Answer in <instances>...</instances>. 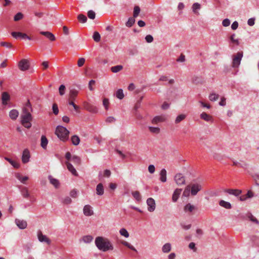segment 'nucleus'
I'll use <instances>...</instances> for the list:
<instances>
[{
  "instance_id": "6",
  "label": "nucleus",
  "mask_w": 259,
  "mask_h": 259,
  "mask_svg": "<svg viewBox=\"0 0 259 259\" xmlns=\"http://www.w3.org/2000/svg\"><path fill=\"white\" fill-rule=\"evenodd\" d=\"M30 64L27 59H23L18 63L19 69L23 71L27 70L29 68Z\"/></svg>"
},
{
  "instance_id": "26",
  "label": "nucleus",
  "mask_w": 259,
  "mask_h": 259,
  "mask_svg": "<svg viewBox=\"0 0 259 259\" xmlns=\"http://www.w3.org/2000/svg\"><path fill=\"white\" fill-rule=\"evenodd\" d=\"M2 103L4 105L7 104V102L10 100V96L7 92H4L2 96Z\"/></svg>"
},
{
  "instance_id": "41",
  "label": "nucleus",
  "mask_w": 259,
  "mask_h": 259,
  "mask_svg": "<svg viewBox=\"0 0 259 259\" xmlns=\"http://www.w3.org/2000/svg\"><path fill=\"white\" fill-rule=\"evenodd\" d=\"M77 19L80 23H85L87 21V17L81 14L78 15Z\"/></svg>"
},
{
  "instance_id": "14",
  "label": "nucleus",
  "mask_w": 259,
  "mask_h": 259,
  "mask_svg": "<svg viewBox=\"0 0 259 259\" xmlns=\"http://www.w3.org/2000/svg\"><path fill=\"white\" fill-rule=\"evenodd\" d=\"M196 209V207L190 203H188L184 207V211L189 214L192 213Z\"/></svg>"
},
{
  "instance_id": "27",
  "label": "nucleus",
  "mask_w": 259,
  "mask_h": 259,
  "mask_svg": "<svg viewBox=\"0 0 259 259\" xmlns=\"http://www.w3.org/2000/svg\"><path fill=\"white\" fill-rule=\"evenodd\" d=\"M18 115H19V112L17 110H15V109H13V110H11L10 112V113H9L10 117L12 120L16 119V118L18 117Z\"/></svg>"
},
{
  "instance_id": "22",
  "label": "nucleus",
  "mask_w": 259,
  "mask_h": 259,
  "mask_svg": "<svg viewBox=\"0 0 259 259\" xmlns=\"http://www.w3.org/2000/svg\"><path fill=\"white\" fill-rule=\"evenodd\" d=\"M40 33L49 38L51 41H54L55 40V37L54 35L49 31H41Z\"/></svg>"
},
{
  "instance_id": "15",
  "label": "nucleus",
  "mask_w": 259,
  "mask_h": 259,
  "mask_svg": "<svg viewBox=\"0 0 259 259\" xmlns=\"http://www.w3.org/2000/svg\"><path fill=\"white\" fill-rule=\"evenodd\" d=\"M83 213L86 216H91L93 214L94 211L90 205H85L83 207Z\"/></svg>"
},
{
  "instance_id": "52",
  "label": "nucleus",
  "mask_w": 259,
  "mask_h": 259,
  "mask_svg": "<svg viewBox=\"0 0 259 259\" xmlns=\"http://www.w3.org/2000/svg\"><path fill=\"white\" fill-rule=\"evenodd\" d=\"M235 34H233L232 35H231L230 36V39L232 42L235 44L236 45H239V40L238 39L235 38Z\"/></svg>"
},
{
  "instance_id": "9",
  "label": "nucleus",
  "mask_w": 259,
  "mask_h": 259,
  "mask_svg": "<svg viewBox=\"0 0 259 259\" xmlns=\"http://www.w3.org/2000/svg\"><path fill=\"white\" fill-rule=\"evenodd\" d=\"M83 106L84 109L89 112L93 113H97L98 112V108L89 103L84 102L83 103Z\"/></svg>"
},
{
  "instance_id": "37",
  "label": "nucleus",
  "mask_w": 259,
  "mask_h": 259,
  "mask_svg": "<svg viewBox=\"0 0 259 259\" xmlns=\"http://www.w3.org/2000/svg\"><path fill=\"white\" fill-rule=\"evenodd\" d=\"M71 142L74 145L77 146L79 144L80 139L77 136L74 135L71 137Z\"/></svg>"
},
{
  "instance_id": "43",
  "label": "nucleus",
  "mask_w": 259,
  "mask_h": 259,
  "mask_svg": "<svg viewBox=\"0 0 259 259\" xmlns=\"http://www.w3.org/2000/svg\"><path fill=\"white\" fill-rule=\"evenodd\" d=\"M121 243L123 245H124L126 247H128V248L131 249V250H134L135 251H137L136 249L132 245H131L130 243H128L125 241H122L121 242Z\"/></svg>"
},
{
  "instance_id": "39",
  "label": "nucleus",
  "mask_w": 259,
  "mask_h": 259,
  "mask_svg": "<svg viewBox=\"0 0 259 259\" xmlns=\"http://www.w3.org/2000/svg\"><path fill=\"white\" fill-rule=\"evenodd\" d=\"M22 109H26L28 110V112H31L33 111V109L32 108L30 102L29 100L27 101V103L25 104V106L23 107Z\"/></svg>"
},
{
  "instance_id": "29",
  "label": "nucleus",
  "mask_w": 259,
  "mask_h": 259,
  "mask_svg": "<svg viewBox=\"0 0 259 259\" xmlns=\"http://www.w3.org/2000/svg\"><path fill=\"white\" fill-rule=\"evenodd\" d=\"M104 188L102 184H99L96 187V193L99 195H102L104 194Z\"/></svg>"
},
{
  "instance_id": "42",
  "label": "nucleus",
  "mask_w": 259,
  "mask_h": 259,
  "mask_svg": "<svg viewBox=\"0 0 259 259\" xmlns=\"http://www.w3.org/2000/svg\"><path fill=\"white\" fill-rule=\"evenodd\" d=\"M135 22V18L130 17L126 23V26L128 27H132Z\"/></svg>"
},
{
  "instance_id": "64",
  "label": "nucleus",
  "mask_w": 259,
  "mask_h": 259,
  "mask_svg": "<svg viewBox=\"0 0 259 259\" xmlns=\"http://www.w3.org/2000/svg\"><path fill=\"white\" fill-rule=\"evenodd\" d=\"M230 24V21L229 19H224L222 22V25L224 27H227L229 26Z\"/></svg>"
},
{
  "instance_id": "35",
  "label": "nucleus",
  "mask_w": 259,
  "mask_h": 259,
  "mask_svg": "<svg viewBox=\"0 0 259 259\" xmlns=\"http://www.w3.org/2000/svg\"><path fill=\"white\" fill-rule=\"evenodd\" d=\"M123 66L119 65H116L113 66L111 68V70L113 73H117L123 69Z\"/></svg>"
},
{
  "instance_id": "54",
  "label": "nucleus",
  "mask_w": 259,
  "mask_h": 259,
  "mask_svg": "<svg viewBox=\"0 0 259 259\" xmlns=\"http://www.w3.org/2000/svg\"><path fill=\"white\" fill-rule=\"evenodd\" d=\"M23 17V15L22 13L19 12L17 14H16L14 16V19L15 21H18L21 19H22Z\"/></svg>"
},
{
  "instance_id": "48",
  "label": "nucleus",
  "mask_w": 259,
  "mask_h": 259,
  "mask_svg": "<svg viewBox=\"0 0 259 259\" xmlns=\"http://www.w3.org/2000/svg\"><path fill=\"white\" fill-rule=\"evenodd\" d=\"M93 37L96 42H99L100 40L101 36L99 32L95 31L94 33Z\"/></svg>"
},
{
  "instance_id": "4",
  "label": "nucleus",
  "mask_w": 259,
  "mask_h": 259,
  "mask_svg": "<svg viewBox=\"0 0 259 259\" xmlns=\"http://www.w3.org/2000/svg\"><path fill=\"white\" fill-rule=\"evenodd\" d=\"M243 57V52H238L233 57L232 67L234 68L238 67L240 64L241 60Z\"/></svg>"
},
{
  "instance_id": "11",
  "label": "nucleus",
  "mask_w": 259,
  "mask_h": 259,
  "mask_svg": "<svg viewBox=\"0 0 259 259\" xmlns=\"http://www.w3.org/2000/svg\"><path fill=\"white\" fill-rule=\"evenodd\" d=\"M37 237L38 240L41 242H46L48 245H50L51 243L50 239L48 238L46 235L42 234L41 231H38L37 233Z\"/></svg>"
},
{
  "instance_id": "32",
  "label": "nucleus",
  "mask_w": 259,
  "mask_h": 259,
  "mask_svg": "<svg viewBox=\"0 0 259 259\" xmlns=\"http://www.w3.org/2000/svg\"><path fill=\"white\" fill-rule=\"evenodd\" d=\"M48 143V141L45 136H42L41 137V143L40 145L41 147L46 149Z\"/></svg>"
},
{
  "instance_id": "23",
  "label": "nucleus",
  "mask_w": 259,
  "mask_h": 259,
  "mask_svg": "<svg viewBox=\"0 0 259 259\" xmlns=\"http://www.w3.org/2000/svg\"><path fill=\"white\" fill-rule=\"evenodd\" d=\"M93 237L91 235H85L83 236L80 240V241H82L84 243H90L93 240Z\"/></svg>"
},
{
  "instance_id": "10",
  "label": "nucleus",
  "mask_w": 259,
  "mask_h": 259,
  "mask_svg": "<svg viewBox=\"0 0 259 259\" xmlns=\"http://www.w3.org/2000/svg\"><path fill=\"white\" fill-rule=\"evenodd\" d=\"M175 181L178 185H184L185 183V177L181 174H177L175 176Z\"/></svg>"
},
{
  "instance_id": "8",
  "label": "nucleus",
  "mask_w": 259,
  "mask_h": 259,
  "mask_svg": "<svg viewBox=\"0 0 259 259\" xmlns=\"http://www.w3.org/2000/svg\"><path fill=\"white\" fill-rule=\"evenodd\" d=\"M147 204L148 205V210L150 212H153L155 209L156 204L155 201L152 198H149L147 200Z\"/></svg>"
},
{
  "instance_id": "62",
  "label": "nucleus",
  "mask_w": 259,
  "mask_h": 259,
  "mask_svg": "<svg viewBox=\"0 0 259 259\" xmlns=\"http://www.w3.org/2000/svg\"><path fill=\"white\" fill-rule=\"evenodd\" d=\"M72 200L69 197H66L63 200V203L65 204H70Z\"/></svg>"
},
{
  "instance_id": "36",
  "label": "nucleus",
  "mask_w": 259,
  "mask_h": 259,
  "mask_svg": "<svg viewBox=\"0 0 259 259\" xmlns=\"http://www.w3.org/2000/svg\"><path fill=\"white\" fill-rule=\"evenodd\" d=\"M5 159L8 161L10 163H11L14 167L15 168H18L20 166V164L17 162H15L13 160H12L11 159L8 158V157H5Z\"/></svg>"
},
{
  "instance_id": "49",
  "label": "nucleus",
  "mask_w": 259,
  "mask_h": 259,
  "mask_svg": "<svg viewBox=\"0 0 259 259\" xmlns=\"http://www.w3.org/2000/svg\"><path fill=\"white\" fill-rule=\"evenodd\" d=\"M119 233L121 235L127 238L129 237V233L127 231V230L124 228H122L120 230Z\"/></svg>"
},
{
  "instance_id": "61",
  "label": "nucleus",
  "mask_w": 259,
  "mask_h": 259,
  "mask_svg": "<svg viewBox=\"0 0 259 259\" xmlns=\"http://www.w3.org/2000/svg\"><path fill=\"white\" fill-rule=\"evenodd\" d=\"M145 40L148 43H151L153 41V37L151 35H147L145 37Z\"/></svg>"
},
{
  "instance_id": "5",
  "label": "nucleus",
  "mask_w": 259,
  "mask_h": 259,
  "mask_svg": "<svg viewBox=\"0 0 259 259\" xmlns=\"http://www.w3.org/2000/svg\"><path fill=\"white\" fill-rule=\"evenodd\" d=\"M191 189V194L192 196H195L197 193L202 189V186L198 183H191L189 184Z\"/></svg>"
},
{
  "instance_id": "44",
  "label": "nucleus",
  "mask_w": 259,
  "mask_h": 259,
  "mask_svg": "<svg viewBox=\"0 0 259 259\" xmlns=\"http://www.w3.org/2000/svg\"><path fill=\"white\" fill-rule=\"evenodd\" d=\"M116 96L119 99H122L124 98V94L122 89H119L117 91Z\"/></svg>"
},
{
  "instance_id": "38",
  "label": "nucleus",
  "mask_w": 259,
  "mask_h": 259,
  "mask_svg": "<svg viewBox=\"0 0 259 259\" xmlns=\"http://www.w3.org/2000/svg\"><path fill=\"white\" fill-rule=\"evenodd\" d=\"M200 7L201 6L199 4L197 3H194L192 6L193 12L196 14H198L199 13L197 11V10L200 9Z\"/></svg>"
},
{
  "instance_id": "58",
  "label": "nucleus",
  "mask_w": 259,
  "mask_h": 259,
  "mask_svg": "<svg viewBox=\"0 0 259 259\" xmlns=\"http://www.w3.org/2000/svg\"><path fill=\"white\" fill-rule=\"evenodd\" d=\"M1 46L5 47L8 48H11L12 47V45L8 42H1L0 43Z\"/></svg>"
},
{
  "instance_id": "1",
  "label": "nucleus",
  "mask_w": 259,
  "mask_h": 259,
  "mask_svg": "<svg viewBox=\"0 0 259 259\" xmlns=\"http://www.w3.org/2000/svg\"><path fill=\"white\" fill-rule=\"evenodd\" d=\"M95 243L98 249L104 252L111 251L114 249L112 242L108 238L104 237L98 236L96 237Z\"/></svg>"
},
{
  "instance_id": "18",
  "label": "nucleus",
  "mask_w": 259,
  "mask_h": 259,
  "mask_svg": "<svg viewBox=\"0 0 259 259\" xmlns=\"http://www.w3.org/2000/svg\"><path fill=\"white\" fill-rule=\"evenodd\" d=\"M15 223L17 226L21 229H24L26 228L27 224L24 220H21L19 219L15 220Z\"/></svg>"
},
{
  "instance_id": "17",
  "label": "nucleus",
  "mask_w": 259,
  "mask_h": 259,
  "mask_svg": "<svg viewBox=\"0 0 259 259\" xmlns=\"http://www.w3.org/2000/svg\"><path fill=\"white\" fill-rule=\"evenodd\" d=\"M166 118L163 115L156 116L152 120V123L156 124L159 122H163L165 120Z\"/></svg>"
},
{
  "instance_id": "25",
  "label": "nucleus",
  "mask_w": 259,
  "mask_h": 259,
  "mask_svg": "<svg viewBox=\"0 0 259 259\" xmlns=\"http://www.w3.org/2000/svg\"><path fill=\"white\" fill-rule=\"evenodd\" d=\"M171 249V245L169 243L164 244L162 247V251L165 253L169 252Z\"/></svg>"
},
{
  "instance_id": "46",
  "label": "nucleus",
  "mask_w": 259,
  "mask_h": 259,
  "mask_svg": "<svg viewBox=\"0 0 259 259\" xmlns=\"http://www.w3.org/2000/svg\"><path fill=\"white\" fill-rule=\"evenodd\" d=\"M140 12V8L139 6H136L134 7L133 16L134 18H136L138 16Z\"/></svg>"
},
{
  "instance_id": "53",
  "label": "nucleus",
  "mask_w": 259,
  "mask_h": 259,
  "mask_svg": "<svg viewBox=\"0 0 259 259\" xmlns=\"http://www.w3.org/2000/svg\"><path fill=\"white\" fill-rule=\"evenodd\" d=\"M213 158L218 161H221L223 159V156L218 153H213L212 155Z\"/></svg>"
},
{
  "instance_id": "7",
  "label": "nucleus",
  "mask_w": 259,
  "mask_h": 259,
  "mask_svg": "<svg viewBox=\"0 0 259 259\" xmlns=\"http://www.w3.org/2000/svg\"><path fill=\"white\" fill-rule=\"evenodd\" d=\"M78 94V91L76 89L74 88H71L70 89L68 99V104H70L71 102H74Z\"/></svg>"
},
{
  "instance_id": "47",
  "label": "nucleus",
  "mask_w": 259,
  "mask_h": 259,
  "mask_svg": "<svg viewBox=\"0 0 259 259\" xmlns=\"http://www.w3.org/2000/svg\"><path fill=\"white\" fill-rule=\"evenodd\" d=\"M132 195L133 197L138 201H140L141 199V197L140 193L139 191H134L132 193Z\"/></svg>"
},
{
  "instance_id": "2",
  "label": "nucleus",
  "mask_w": 259,
  "mask_h": 259,
  "mask_svg": "<svg viewBox=\"0 0 259 259\" xmlns=\"http://www.w3.org/2000/svg\"><path fill=\"white\" fill-rule=\"evenodd\" d=\"M33 117L31 112L26 109H22L21 115V123L25 128H30L31 127V121Z\"/></svg>"
},
{
  "instance_id": "28",
  "label": "nucleus",
  "mask_w": 259,
  "mask_h": 259,
  "mask_svg": "<svg viewBox=\"0 0 259 259\" xmlns=\"http://www.w3.org/2000/svg\"><path fill=\"white\" fill-rule=\"evenodd\" d=\"M160 180L163 183L166 181V170L164 168L160 171Z\"/></svg>"
},
{
  "instance_id": "3",
  "label": "nucleus",
  "mask_w": 259,
  "mask_h": 259,
  "mask_svg": "<svg viewBox=\"0 0 259 259\" xmlns=\"http://www.w3.org/2000/svg\"><path fill=\"white\" fill-rule=\"evenodd\" d=\"M56 135L63 141L68 140L69 132L67 128L62 126H58L55 131Z\"/></svg>"
},
{
  "instance_id": "12",
  "label": "nucleus",
  "mask_w": 259,
  "mask_h": 259,
  "mask_svg": "<svg viewBox=\"0 0 259 259\" xmlns=\"http://www.w3.org/2000/svg\"><path fill=\"white\" fill-rule=\"evenodd\" d=\"M224 192L235 196H239L242 193V191L241 190L233 189H225Z\"/></svg>"
},
{
  "instance_id": "51",
  "label": "nucleus",
  "mask_w": 259,
  "mask_h": 259,
  "mask_svg": "<svg viewBox=\"0 0 259 259\" xmlns=\"http://www.w3.org/2000/svg\"><path fill=\"white\" fill-rule=\"evenodd\" d=\"M66 87L64 85L62 84L59 87V93L60 96H63L65 94Z\"/></svg>"
},
{
  "instance_id": "33",
  "label": "nucleus",
  "mask_w": 259,
  "mask_h": 259,
  "mask_svg": "<svg viewBox=\"0 0 259 259\" xmlns=\"http://www.w3.org/2000/svg\"><path fill=\"white\" fill-rule=\"evenodd\" d=\"M219 204L225 208H227V209H230L231 208V204H230V203L228 202H227V201H225L224 200H221L220 202H219Z\"/></svg>"
},
{
  "instance_id": "50",
  "label": "nucleus",
  "mask_w": 259,
  "mask_h": 259,
  "mask_svg": "<svg viewBox=\"0 0 259 259\" xmlns=\"http://www.w3.org/2000/svg\"><path fill=\"white\" fill-rule=\"evenodd\" d=\"M190 194H191V189L188 185L185 188L183 194L184 196L188 197L190 195Z\"/></svg>"
},
{
  "instance_id": "60",
  "label": "nucleus",
  "mask_w": 259,
  "mask_h": 259,
  "mask_svg": "<svg viewBox=\"0 0 259 259\" xmlns=\"http://www.w3.org/2000/svg\"><path fill=\"white\" fill-rule=\"evenodd\" d=\"M69 105H71L73 106L74 109L76 112H79V107L77 105H76L74 102H71L70 104H69Z\"/></svg>"
},
{
  "instance_id": "56",
  "label": "nucleus",
  "mask_w": 259,
  "mask_h": 259,
  "mask_svg": "<svg viewBox=\"0 0 259 259\" xmlns=\"http://www.w3.org/2000/svg\"><path fill=\"white\" fill-rule=\"evenodd\" d=\"M52 109H53V113H54V114L57 115L58 114L59 109H58V105L56 103H54L53 104Z\"/></svg>"
},
{
  "instance_id": "55",
  "label": "nucleus",
  "mask_w": 259,
  "mask_h": 259,
  "mask_svg": "<svg viewBox=\"0 0 259 259\" xmlns=\"http://www.w3.org/2000/svg\"><path fill=\"white\" fill-rule=\"evenodd\" d=\"M88 16L91 19H94L96 17V13L92 10L88 12Z\"/></svg>"
},
{
  "instance_id": "21",
  "label": "nucleus",
  "mask_w": 259,
  "mask_h": 259,
  "mask_svg": "<svg viewBox=\"0 0 259 259\" xmlns=\"http://www.w3.org/2000/svg\"><path fill=\"white\" fill-rule=\"evenodd\" d=\"M253 196V192L249 190L245 195H241L239 197L240 201H243L246 200L247 198H251Z\"/></svg>"
},
{
  "instance_id": "40",
  "label": "nucleus",
  "mask_w": 259,
  "mask_h": 259,
  "mask_svg": "<svg viewBox=\"0 0 259 259\" xmlns=\"http://www.w3.org/2000/svg\"><path fill=\"white\" fill-rule=\"evenodd\" d=\"M149 131L153 134H159L160 132V128L157 127H153V126H149L148 127Z\"/></svg>"
},
{
  "instance_id": "24",
  "label": "nucleus",
  "mask_w": 259,
  "mask_h": 259,
  "mask_svg": "<svg viewBox=\"0 0 259 259\" xmlns=\"http://www.w3.org/2000/svg\"><path fill=\"white\" fill-rule=\"evenodd\" d=\"M200 116L201 119L206 121L212 122V117L205 112H202Z\"/></svg>"
},
{
  "instance_id": "59",
  "label": "nucleus",
  "mask_w": 259,
  "mask_h": 259,
  "mask_svg": "<svg viewBox=\"0 0 259 259\" xmlns=\"http://www.w3.org/2000/svg\"><path fill=\"white\" fill-rule=\"evenodd\" d=\"M72 160L75 163L80 164V158L76 155H74L72 157Z\"/></svg>"
},
{
  "instance_id": "34",
  "label": "nucleus",
  "mask_w": 259,
  "mask_h": 259,
  "mask_svg": "<svg viewBox=\"0 0 259 259\" xmlns=\"http://www.w3.org/2000/svg\"><path fill=\"white\" fill-rule=\"evenodd\" d=\"M186 117V115L184 114H181L179 115L176 118L175 122L176 124L179 123L181 121L184 120Z\"/></svg>"
},
{
  "instance_id": "19",
  "label": "nucleus",
  "mask_w": 259,
  "mask_h": 259,
  "mask_svg": "<svg viewBox=\"0 0 259 259\" xmlns=\"http://www.w3.org/2000/svg\"><path fill=\"white\" fill-rule=\"evenodd\" d=\"M65 164H66L68 170L70 172H71V174L73 175H74L75 176H77L78 175V174H77L76 169L74 168V166L69 161H66Z\"/></svg>"
},
{
  "instance_id": "13",
  "label": "nucleus",
  "mask_w": 259,
  "mask_h": 259,
  "mask_svg": "<svg viewBox=\"0 0 259 259\" xmlns=\"http://www.w3.org/2000/svg\"><path fill=\"white\" fill-rule=\"evenodd\" d=\"M30 155L29 150L27 149L24 150L22 156V161L23 163H26L29 161Z\"/></svg>"
},
{
  "instance_id": "45",
  "label": "nucleus",
  "mask_w": 259,
  "mask_h": 259,
  "mask_svg": "<svg viewBox=\"0 0 259 259\" xmlns=\"http://www.w3.org/2000/svg\"><path fill=\"white\" fill-rule=\"evenodd\" d=\"M219 97V95L218 94L215 93H211L209 96V99L211 101H217Z\"/></svg>"
},
{
  "instance_id": "57",
  "label": "nucleus",
  "mask_w": 259,
  "mask_h": 259,
  "mask_svg": "<svg viewBox=\"0 0 259 259\" xmlns=\"http://www.w3.org/2000/svg\"><path fill=\"white\" fill-rule=\"evenodd\" d=\"M103 104L105 109L108 110L109 105V100L107 98H104L103 101Z\"/></svg>"
},
{
  "instance_id": "31",
  "label": "nucleus",
  "mask_w": 259,
  "mask_h": 259,
  "mask_svg": "<svg viewBox=\"0 0 259 259\" xmlns=\"http://www.w3.org/2000/svg\"><path fill=\"white\" fill-rule=\"evenodd\" d=\"M50 183L52 184L55 188H58L59 186V181L55 178H53L52 176L49 177Z\"/></svg>"
},
{
  "instance_id": "20",
  "label": "nucleus",
  "mask_w": 259,
  "mask_h": 259,
  "mask_svg": "<svg viewBox=\"0 0 259 259\" xmlns=\"http://www.w3.org/2000/svg\"><path fill=\"white\" fill-rule=\"evenodd\" d=\"M182 190L181 189H176L175 190L172 196V200L173 202H176L178 200L182 192Z\"/></svg>"
},
{
  "instance_id": "63",
  "label": "nucleus",
  "mask_w": 259,
  "mask_h": 259,
  "mask_svg": "<svg viewBox=\"0 0 259 259\" xmlns=\"http://www.w3.org/2000/svg\"><path fill=\"white\" fill-rule=\"evenodd\" d=\"M85 62V59L83 58H80L78 59L77 62V65L78 67H81L83 65Z\"/></svg>"
},
{
  "instance_id": "16",
  "label": "nucleus",
  "mask_w": 259,
  "mask_h": 259,
  "mask_svg": "<svg viewBox=\"0 0 259 259\" xmlns=\"http://www.w3.org/2000/svg\"><path fill=\"white\" fill-rule=\"evenodd\" d=\"M11 34L14 37L16 38H18V37H20L24 39L27 38L29 40L31 39V38L29 36H28L26 34L23 33L22 32H12Z\"/></svg>"
},
{
  "instance_id": "30",
  "label": "nucleus",
  "mask_w": 259,
  "mask_h": 259,
  "mask_svg": "<svg viewBox=\"0 0 259 259\" xmlns=\"http://www.w3.org/2000/svg\"><path fill=\"white\" fill-rule=\"evenodd\" d=\"M21 193L24 198H28L30 196L28 189L26 187H23L21 189Z\"/></svg>"
}]
</instances>
